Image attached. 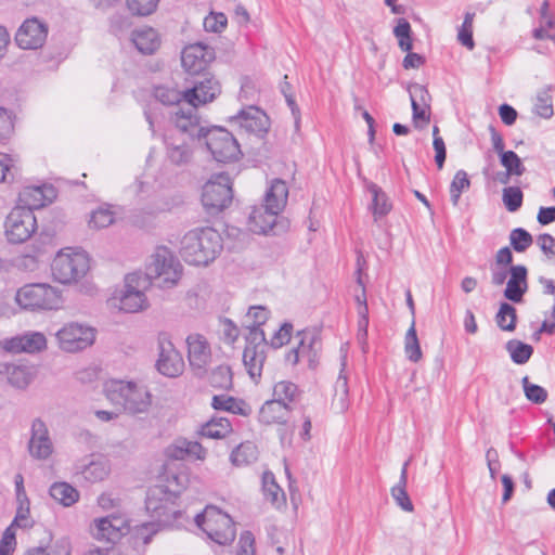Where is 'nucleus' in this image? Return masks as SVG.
Wrapping results in <instances>:
<instances>
[{"label": "nucleus", "mask_w": 555, "mask_h": 555, "mask_svg": "<svg viewBox=\"0 0 555 555\" xmlns=\"http://www.w3.org/2000/svg\"><path fill=\"white\" fill-rule=\"evenodd\" d=\"M223 248L221 234L211 227H199L188 231L180 240L182 259L193 266H208Z\"/></svg>", "instance_id": "f257e3e1"}, {"label": "nucleus", "mask_w": 555, "mask_h": 555, "mask_svg": "<svg viewBox=\"0 0 555 555\" xmlns=\"http://www.w3.org/2000/svg\"><path fill=\"white\" fill-rule=\"evenodd\" d=\"M104 391L113 405L131 415L147 413L152 405L151 391L139 382L113 379L105 384Z\"/></svg>", "instance_id": "f03ea898"}, {"label": "nucleus", "mask_w": 555, "mask_h": 555, "mask_svg": "<svg viewBox=\"0 0 555 555\" xmlns=\"http://www.w3.org/2000/svg\"><path fill=\"white\" fill-rule=\"evenodd\" d=\"M151 283L147 276L140 272L129 273L125 276L124 286L116 291L109 299L112 307L126 313H137L147 309L146 291Z\"/></svg>", "instance_id": "7ed1b4c3"}, {"label": "nucleus", "mask_w": 555, "mask_h": 555, "mask_svg": "<svg viewBox=\"0 0 555 555\" xmlns=\"http://www.w3.org/2000/svg\"><path fill=\"white\" fill-rule=\"evenodd\" d=\"M195 524L211 541L220 545L230 544L235 539L236 530L232 518L216 506H206L203 513L196 515Z\"/></svg>", "instance_id": "20e7f679"}, {"label": "nucleus", "mask_w": 555, "mask_h": 555, "mask_svg": "<svg viewBox=\"0 0 555 555\" xmlns=\"http://www.w3.org/2000/svg\"><path fill=\"white\" fill-rule=\"evenodd\" d=\"M144 275L151 284L152 280H156L160 287L171 288L182 275V266L169 248L159 246L152 254Z\"/></svg>", "instance_id": "39448f33"}, {"label": "nucleus", "mask_w": 555, "mask_h": 555, "mask_svg": "<svg viewBox=\"0 0 555 555\" xmlns=\"http://www.w3.org/2000/svg\"><path fill=\"white\" fill-rule=\"evenodd\" d=\"M17 305L27 310H56L63 304L62 293L46 283H33L22 286L15 296Z\"/></svg>", "instance_id": "423d86ee"}, {"label": "nucleus", "mask_w": 555, "mask_h": 555, "mask_svg": "<svg viewBox=\"0 0 555 555\" xmlns=\"http://www.w3.org/2000/svg\"><path fill=\"white\" fill-rule=\"evenodd\" d=\"M89 270V258L85 251L63 249L56 254L52 262V275L62 284L79 281Z\"/></svg>", "instance_id": "0eeeda50"}, {"label": "nucleus", "mask_w": 555, "mask_h": 555, "mask_svg": "<svg viewBox=\"0 0 555 555\" xmlns=\"http://www.w3.org/2000/svg\"><path fill=\"white\" fill-rule=\"evenodd\" d=\"M232 199V181L224 172L214 175L203 186L202 203L210 215L225 209Z\"/></svg>", "instance_id": "6e6552de"}, {"label": "nucleus", "mask_w": 555, "mask_h": 555, "mask_svg": "<svg viewBox=\"0 0 555 555\" xmlns=\"http://www.w3.org/2000/svg\"><path fill=\"white\" fill-rule=\"evenodd\" d=\"M203 139L212 157L219 163L236 160L241 155L240 145L231 132L224 128L206 129Z\"/></svg>", "instance_id": "1a4fd4ad"}, {"label": "nucleus", "mask_w": 555, "mask_h": 555, "mask_svg": "<svg viewBox=\"0 0 555 555\" xmlns=\"http://www.w3.org/2000/svg\"><path fill=\"white\" fill-rule=\"evenodd\" d=\"M95 328L87 324L70 322L60 328L56 341L61 350L65 352H78L93 345Z\"/></svg>", "instance_id": "9d476101"}, {"label": "nucleus", "mask_w": 555, "mask_h": 555, "mask_svg": "<svg viewBox=\"0 0 555 555\" xmlns=\"http://www.w3.org/2000/svg\"><path fill=\"white\" fill-rule=\"evenodd\" d=\"M246 341L243 351V363L250 378L256 380L260 378L267 359L268 344L264 332L261 328H253L248 333Z\"/></svg>", "instance_id": "9b49d317"}, {"label": "nucleus", "mask_w": 555, "mask_h": 555, "mask_svg": "<svg viewBox=\"0 0 555 555\" xmlns=\"http://www.w3.org/2000/svg\"><path fill=\"white\" fill-rule=\"evenodd\" d=\"M36 229L37 221L34 212L22 206L14 207L4 221L5 236L13 244L26 242Z\"/></svg>", "instance_id": "f8f14e48"}, {"label": "nucleus", "mask_w": 555, "mask_h": 555, "mask_svg": "<svg viewBox=\"0 0 555 555\" xmlns=\"http://www.w3.org/2000/svg\"><path fill=\"white\" fill-rule=\"evenodd\" d=\"M297 346L285 356L286 363L296 365L300 361H307L310 369H315L319 363L321 340L314 331L304 330L297 333Z\"/></svg>", "instance_id": "ddd939ff"}, {"label": "nucleus", "mask_w": 555, "mask_h": 555, "mask_svg": "<svg viewBox=\"0 0 555 555\" xmlns=\"http://www.w3.org/2000/svg\"><path fill=\"white\" fill-rule=\"evenodd\" d=\"M158 359L157 371L167 377H178L183 373L184 361L181 353L173 346L169 334L159 333L157 336Z\"/></svg>", "instance_id": "4468645a"}, {"label": "nucleus", "mask_w": 555, "mask_h": 555, "mask_svg": "<svg viewBox=\"0 0 555 555\" xmlns=\"http://www.w3.org/2000/svg\"><path fill=\"white\" fill-rule=\"evenodd\" d=\"M172 127L167 133H173L180 138H186L190 141L202 139L206 129L201 127L196 107L188 104L186 107H178L171 115Z\"/></svg>", "instance_id": "2eb2a0df"}, {"label": "nucleus", "mask_w": 555, "mask_h": 555, "mask_svg": "<svg viewBox=\"0 0 555 555\" xmlns=\"http://www.w3.org/2000/svg\"><path fill=\"white\" fill-rule=\"evenodd\" d=\"M49 33L48 25L37 17L25 20L15 34L16 44L24 50H37L43 47Z\"/></svg>", "instance_id": "dca6fc26"}, {"label": "nucleus", "mask_w": 555, "mask_h": 555, "mask_svg": "<svg viewBox=\"0 0 555 555\" xmlns=\"http://www.w3.org/2000/svg\"><path fill=\"white\" fill-rule=\"evenodd\" d=\"M129 531V521L122 515H108L94 519L91 533L98 541L116 542Z\"/></svg>", "instance_id": "f3484780"}, {"label": "nucleus", "mask_w": 555, "mask_h": 555, "mask_svg": "<svg viewBox=\"0 0 555 555\" xmlns=\"http://www.w3.org/2000/svg\"><path fill=\"white\" fill-rule=\"evenodd\" d=\"M214 59V50L203 43L189 44L181 52L182 67L190 75L203 73Z\"/></svg>", "instance_id": "a211bd4d"}, {"label": "nucleus", "mask_w": 555, "mask_h": 555, "mask_svg": "<svg viewBox=\"0 0 555 555\" xmlns=\"http://www.w3.org/2000/svg\"><path fill=\"white\" fill-rule=\"evenodd\" d=\"M186 345L190 365L197 375H202L211 361L210 345L205 336L197 333L186 337Z\"/></svg>", "instance_id": "6ab92c4d"}, {"label": "nucleus", "mask_w": 555, "mask_h": 555, "mask_svg": "<svg viewBox=\"0 0 555 555\" xmlns=\"http://www.w3.org/2000/svg\"><path fill=\"white\" fill-rule=\"evenodd\" d=\"M0 347L13 353H35L47 348V338L44 334L40 332H26L22 335L1 340Z\"/></svg>", "instance_id": "aec40b11"}, {"label": "nucleus", "mask_w": 555, "mask_h": 555, "mask_svg": "<svg viewBox=\"0 0 555 555\" xmlns=\"http://www.w3.org/2000/svg\"><path fill=\"white\" fill-rule=\"evenodd\" d=\"M28 451L37 460H46L53 452V443L48 427L40 418L33 421Z\"/></svg>", "instance_id": "412c9836"}, {"label": "nucleus", "mask_w": 555, "mask_h": 555, "mask_svg": "<svg viewBox=\"0 0 555 555\" xmlns=\"http://www.w3.org/2000/svg\"><path fill=\"white\" fill-rule=\"evenodd\" d=\"M240 128L248 133L262 135L269 129V118L264 112L255 106H249L242 109L236 116L232 118Z\"/></svg>", "instance_id": "4be33fe9"}, {"label": "nucleus", "mask_w": 555, "mask_h": 555, "mask_svg": "<svg viewBox=\"0 0 555 555\" xmlns=\"http://www.w3.org/2000/svg\"><path fill=\"white\" fill-rule=\"evenodd\" d=\"M220 93V86L214 78H205L202 81L183 91V100L194 107L211 102Z\"/></svg>", "instance_id": "5701e85b"}, {"label": "nucleus", "mask_w": 555, "mask_h": 555, "mask_svg": "<svg viewBox=\"0 0 555 555\" xmlns=\"http://www.w3.org/2000/svg\"><path fill=\"white\" fill-rule=\"evenodd\" d=\"M193 143L194 141H190L186 138L166 133V154L169 162L177 166L189 164L193 157Z\"/></svg>", "instance_id": "b1692460"}, {"label": "nucleus", "mask_w": 555, "mask_h": 555, "mask_svg": "<svg viewBox=\"0 0 555 555\" xmlns=\"http://www.w3.org/2000/svg\"><path fill=\"white\" fill-rule=\"evenodd\" d=\"M54 196L55 193L52 186H25L18 193L17 206L25 207V209H30L34 212V209L43 207L47 203H50Z\"/></svg>", "instance_id": "393cba45"}, {"label": "nucleus", "mask_w": 555, "mask_h": 555, "mask_svg": "<svg viewBox=\"0 0 555 555\" xmlns=\"http://www.w3.org/2000/svg\"><path fill=\"white\" fill-rule=\"evenodd\" d=\"M528 270L522 264L511 266L509 279L506 282L504 296L513 302H521L525 293L528 289L527 282Z\"/></svg>", "instance_id": "a878e982"}, {"label": "nucleus", "mask_w": 555, "mask_h": 555, "mask_svg": "<svg viewBox=\"0 0 555 555\" xmlns=\"http://www.w3.org/2000/svg\"><path fill=\"white\" fill-rule=\"evenodd\" d=\"M14 525L21 528H27L31 526V520L29 518V506H23V504L18 505L13 524L5 529L2 535L0 542V555H12L15 550L16 540L15 531L13 529Z\"/></svg>", "instance_id": "bb28decb"}, {"label": "nucleus", "mask_w": 555, "mask_h": 555, "mask_svg": "<svg viewBox=\"0 0 555 555\" xmlns=\"http://www.w3.org/2000/svg\"><path fill=\"white\" fill-rule=\"evenodd\" d=\"M292 412V406L279 402V400H267L260 408L258 420L261 424H285Z\"/></svg>", "instance_id": "cd10ccee"}, {"label": "nucleus", "mask_w": 555, "mask_h": 555, "mask_svg": "<svg viewBox=\"0 0 555 555\" xmlns=\"http://www.w3.org/2000/svg\"><path fill=\"white\" fill-rule=\"evenodd\" d=\"M279 212L271 211L267 206L255 207L248 218L249 230L257 234H267L273 231Z\"/></svg>", "instance_id": "c85d7f7f"}, {"label": "nucleus", "mask_w": 555, "mask_h": 555, "mask_svg": "<svg viewBox=\"0 0 555 555\" xmlns=\"http://www.w3.org/2000/svg\"><path fill=\"white\" fill-rule=\"evenodd\" d=\"M145 505L152 516L160 519L169 514L170 495L164 487H153L147 492Z\"/></svg>", "instance_id": "c756f323"}, {"label": "nucleus", "mask_w": 555, "mask_h": 555, "mask_svg": "<svg viewBox=\"0 0 555 555\" xmlns=\"http://www.w3.org/2000/svg\"><path fill=\"white\" fill-rule=\"evenodd\" d=\"M346 365V356L341 357V370L334 385V396L332 409L337 413H344L349 406L348 378L344 373Z\"/></svg>", "instance_id": "7c9ffc66"}, {"label": "nucleus", "mask_w": 555, "mask_h": 555, "mask_svg": "<svg viewBox=\"0 0 555 555\" xmlns=\"http://www.w3.org/2000/svg\"><path fill=\"white\" fill-rule=\"evenodd\" d=\"M77 474L91 483L104 480L111 472L107 460L98 457L89 461L87 464H80L76 467Z\"/></svg>", "instance_id": "2f4dec72"}, {"label": "nucleus", "mask_w": 555, "mask_h": 555, "mask_svg": "<svg viewBox=\"0 0 555 555\" xmlns=\"http://www.w3.org/2000/svg\"><path fill=\"white\" fill-rule=\"evenodd\" d=\"M287 197L288 188L285 181L275 179L272 181L269 190L266 193L264 206H267L269 210L280 214L287 203Z\"/></svg>", "instance_id": "473e14b6"}, {"label": "nucleus", "mask_w": 555, "mask_h": 555, "mask_svg": "<svg viewBox=\"0 0 555 555\" xmlns=\"http://www.w3.org/2000/svg\"><path fill=\"white\" fill-rule=\"evenodd\" d=\"M131 40L135 48L143 54H153L160 44L157 31L151 27L133 30Z\"/></svg>", "instance_id": "72a5a7b5"}, {"label": "nucleus", "mask_w": 555, "mask_h": 555, "mask_svg": "<svg viewBox=\"0 0 555 555\" xmlns=\"http://www.w3.org/2000/svg\"><path fill=\"white\" fill-rule=\"evenodd\" d=\"M211 405L215 410H222L243 416H248L251 412L250 406L245 401L228 395L214 396Z\"/></svg>", "instance_id": "f704fd0d"}, {"label": "nucleus", "mask_w": 555, "mask_h": 555, "mask_svg": "<svg viewBox=\"0 0 555 555\" xmlns=\"http://www.w3.org/2000/svg\"><path fill=\"white\" fill-rule=\"evenodd\" d=\"M50 495L63 506H72L79 499V492L67 482H55L50 487Z\"/></svg>", "instance_id": "c9c22d12"}, {"label": "nucleus", "mask_w": 555, "mask_h": 555, "mask_svg": "<svg viewBox=\"0 0 555 555\" xmlns=\"http://www.w3.org/2000/svg\"><path fill=\"white\" fill-rule=\"evenodd\" d=\"M369 191L372 194V210L375 220L388 215L392 208L386 193L375 183L369 185Z\"/></svg>", "instance_id": "e433bc0d"}, {"label": "nucleus", "mask_w": 555, "mask_h": 555, "mask_svg": "<svg viewBox=\"0 0 555 555\" xmlns=\"http://www.w3.org/2000/svg\"><path fill=\"white\" fill-rule=\"evenodd\" d=\"M262 491L266 499L273 505L279 506L285 502V494L271 472H264L262 475Z\"/></svg>", "instance_id": "4c0bfd02"}, {"label": "nucleus", "mask_w": 555, "mask_h": 555, "mask_svg": "<svg viewBox=\"0 0 555 555\" xmlns=\"http://www.w3.org/2000/svg\"><path fill=\"white\" fill-rule=\"evenodd\" d=\"M231 431V422L225 417H214L202 427V435L212 439L224 438Z\"/></svg>", "instance_id": "58836bf2"}, {"label": "nucleus", "mask_w": 555, "mask_h": 555, "mask_svg": "<svg viewBox=\"0 0 555 555\" xmlns=\"http://www.w3.org/2000/svg\"><path fill=\"white\" fill-rule=\"evenodd\" d=\"M299 396L298 386L289 380H281L273 387V399L286 405H291Z\"/></svg>", "instance_id": "ea45409f"}, {"label": "nucleus", "mask_w": 555, "mask_h": 555, "mask_svg": "<svg viewBox=\"0 0 555 555\" xmlns=\"http://www.w3.org/2000/svg\"><path fill=\"white\" fill-rule=\"evenodd\" d=\"M257 456V447L253 442H244L232 451L230 460L233 465L243 466L255 462Z\"/></svg>", "instance_id": "a19ab883"}, {"label": "nucleus", "mask_w": 555, "mask_h": 555, "mask_svg": "<svg viewBox=\"0 0 555 555\" xmlns=\"http://www.w3.org/2000/svg\"><path fill=\"white\" fill-rule=\"evenodd\" d=\"M34 377L35 371L33 367L12 364L8 382L15 388L24 389L33 382Z\"/></svg>", "instance_id": "79ce46f5"}, {"label": "nucleus", "mask_w": 555, "mask_h": 555, "mask_svg": "<svg viewBox=\"0 0 555 555\" xmlns=\"http://www.w3.org/2000/svg\"><path fill=\"white\" fill-rule=\"evenodd\" d=\"M511 359L516 364H525L529 361L533 353L532 346L517 339H511L505 346Z\"/></svg>", "instance_id": "37998d69"}, {"label": "nucleus", "mask_w": 555, "mask_h": 555, "mask_svg": "<svg viewBox=\"0 0 555 555\" xmlns=\"http://www.w3.org/2000/svg\"><path fill=\"white\" fill-rule=\"evenodd\" d=\"M404 352L408 359L414 363L422 359V350L415 330V321H412L410 328L404 337Z\"/></svg>", "instance_id": "c03bdc74"}, {"label": "nucleus", "mask_w": 555, "mask_h": 555, "mask_svg": "<svg viewBox=\"0 0 555 555\" xmlns=\"http://www.w3.org/2000/svg\"><path fill=\"white\" fill-rule=\"evenodd\" d=\"M516 309L507 302H502L495 315V321L502 331L513 332L516 326Z\"/></svg>", "instance_id": "a18cd8bd"}, {"label": "nucleus", "mask_w": 555, "mask_h": 555, "mask_svg": "<svg viewBox=\"0 0 555 555\" xmlns=\"http://www.w3.org/2000/svg\"><path fill=\"white\" fill-rule=\"evenodd\" d=\"M469 186L470 181L466 171L457 170L450 184V197L453 206H457L462 192L468 190Z\"/></svg>", "instance_id": "49530a36"}, {"label": "nucleus", "mask_w": 555, "mask_h": 555, "mask_svg": "<svg viewBox=\"0 0 555 555\" xmlns=\"http://www.w3.org/2000/svg\"><path fill=\"white\" fill-rule=\"evenodd\" d=\"M502 166L506 169V176L520 177L525 173L526 168L518 155L513 151H506L500 156Z\"/></svg>", "instance_id": "de8ad7c7"}, {"label": "nucleus", "mask_w": 555, "mask_h": 555, "mask_svg": "<svg viewBox=\"0 0 555 555\" xmlns=\"http://www.w3.org/2000/svg\"><path fill=\"white\" fill-rule=\"evenodd\" d=\"M393 35L398 39V44L402 51L409 52L412 50L411 25L405 18L399 20L393 29Z\"/></svg>", "instance_id": "09e8293b"}, {"label": "nucleus", "mask_w": 555, "mask_h": 555, "mask_svg": "<svg viewBox=\"0 0 555 555\" xmlns=\"http://www.w3.org/2000/svg\"><path fill=\"white\" fill-rule=\"evenodd\" d=\"M521 384L527 400L535 404H542L546 401L547 391L542 386L530 383L528 376L522 377Z\"/></svg>", "instance_id": "8fccbe9b"}, {"label": "nucleus", "mask_w": 555, "mask_h": 555, "mask_svg": "<svg viewBox=\"0 0 555 555\" xmlns=\"http://www.w3.org/2000/svg\"><path fill=\"white\" fill-rule=\"evenodd\" d=\"M364 264H365V261H364L362 255H359L357 258L356 278H357V284H358L360 291H359V293H357L354 295V300L358 305L357 312L361 311L362 308H364L365 311H369L365 285L362 280V271H363Z\"/></svg>", "instance_id": "3c124183"}, {"label": "nucleus", "mask_w": 555, "mask_h": 555, "mask_svg": "<svg viewBox=\"0 0 555 555\" xmlns=\"http://www.w3.org/2000/svg\"><path fill=\"white\" fill-rule=\"evenodd\" d=\"M509 242L517 253L526 251L533 243L532 235L522 228H516L509 233Z\"/></svg>", "instance_id": "603ef678"}, {"label": "nucleus", "mask_w": 555, "mask_h": 555, "mask_svg": "<svg viewBox=\"0 0 555 555\" xmlns=\"http://www.w3.org/2000/svg\"><path fill=\"white\" fill-rule=\"evenodd\" d=\"M475 13L467 12L464 16V21L462 26L457 33V40L462 46L466 47L468 50H473L475 47V42L473 39V23H474Z\"/></svg>", "instance_id": "864d4df0"}, {"label": "nucleus", "mask_w": 555, "mask_h": 555, "mask_svg": "<svg viewBox=\"0 0 555 555\" xmlns=\"http://www.w3.org/2000/svg\"><path fill=\"white\" fill-rule=\"evenodd\" d=\"M115 221V214L108 207H101L92 211L89 225L93 229H103Z\"/></svg>", "instance_id": "5fc2aeb1"}, {"label": "nucleus", "mask_w": 555, "mask_h": 555, "mask_svg": "<svg viewBox=\"0 0 555 555\" xmlns=\"http://www.w3.org/2000/svg\"><path fill=\"white\" fill-rule=\"evenodd\" d=\"M522 197V192L518 186H507L503 189L502 199L505 208L509 212H515L521 207Z\"/></svg>", "instance_id": "6e6d98bb"}, {"label": "nucleus", "mask_w": 555, "mask_h": 555, "mask_svg": "<svg viewBox=\"0 0 555 555\" xmlns=\"http://www.w3.org/2000/svg\"><path fill=\"white\" fill-rule=\"evenodd\" d=\"M159 0H126L129 11L133 15L146 16L152 14Z\"/></svg>", "instance_id": "4d7b16f0"}, {"label": "nucleus", "mask_w": 555, "mask_h": 555, "mask_svg": "<svg viewBox=\"0 0 555 555\" xmlns=\"http://www.w3.org/2000/svg\"><path fill=\"white\" fill-rule=\"evenodd\" d=\"M210 383L214 387L227 389L232 385V373L228 365H219L210 375Z\"/></svg>", "instance_id": "13d9d810"}, {"label": "nucleus", "mask_w": 555, "mask_h": 555, "mask_svg": "<svg viewBox=\"0 0 555 555\" xmlns=\"http://www.w3.org/2000/svg\"><path fill=\"white\" fill-rule=\"evenodd\" d=\"M534 113L543 118H550L553 115L552 98L546 90L538 93L534 103Z\"/></svg>", "instance_id": "bf43d9fd"}, {"label": "nucleus", "mask_w": 555, "mask_h": 555, "mask_svg": "<svg viewBox=\"0 0 555 555\" xmlns=\"http://www.w3.org/2000/svg\"><path fill=\"white\" fill-rule=\"evenodd\" d=\"M154 94L159 102L166 105L179 104L183 100V92L167 87H157Z\"/></svg>", "instance_id": "052dcab7"}, {"label": "nucleus", "mask_w": 555, "mask_h": 555, "mask_svg": "<svg viewBox=\"0 0 555 555\" xmlns=\"http://www.w3.org/2000/svg\"><path fill=\"white\" fill-rule=\"evenodd\" d=\"M268 317L269 311L264 307H250L246 315L249 332L255 327L260 328V326L267 321Z\"/></svg>", "instance_id": "680f3d73"}, {"label": "nucleus", "mask_w": 555, "mask_h": 555, "mask_svg": "<svg viewBox=\"0 0 555 555\" xmlns=\"http://www.w3.org/2000/svg\"><path fill=\"white\" fill-rule=\"evenodd\" d=\"M15 159L8 154H0V182H7L14 179L16 171Z\"/></svg>", "instance_id": "e2e57ef3"}, {"label": "nucleus", "mask_w": 555, "mask_h": 555, "mask_svg": "<svg viewBox=\"0 0 555 555\" xmlns=\"http://www.w3.org/2000/svg\"><path fill=\"white\" fill-rule=\"evenodd\" d=\"M406 485L397 483L391 489V495L396 503L405 512H413V504L406 492Z\"/></svg>", "instance_id": "0e129e2a"}, {"label": "nucleus", "mask_w": 555, "mask_h": 555, "mask_svg": "<svg viewBox=\"0 0 555 555\" xmlns=\"http://www.w3.org/2000/svg\"><path fill=\"white\" fill-rule=\"evenodd\" d=\"M159 530V524L157 522H144L135 527L134 537L137 541H141L143 544L150 543L153 535Z\"/></svg>", "instance_id": "69168bd1"}, {"label": "nucleus", "mask_w": 555, "mask_h": 555, "mask_svg": "<svg viewBox=\"0 0 555 555\" xmlns=\"http://www.w3.org/2000/svg\"><path fill=\"white\" fill-rule=\"evenodd\" d=\"M227 16L223 13H210L204 18V28L211 33H221L227 26Z\"/></svg>", "instance_id": "338daca9"}, {"label": "nucleus", "mask_w": 555, "mask_h": 555, "mask_svg": "<svg viewBox=\"0 0 555 555\" xmlns=\"http://www.w3.org/2000/svg\"><path fill=\"white\" fill-rule=\"evenodd\" d=\"M537 243L540 246L547 260L555 263V237L544 233L538 236Z\"/></svg>", "instance_id": "774afa93"}]
</instances>
